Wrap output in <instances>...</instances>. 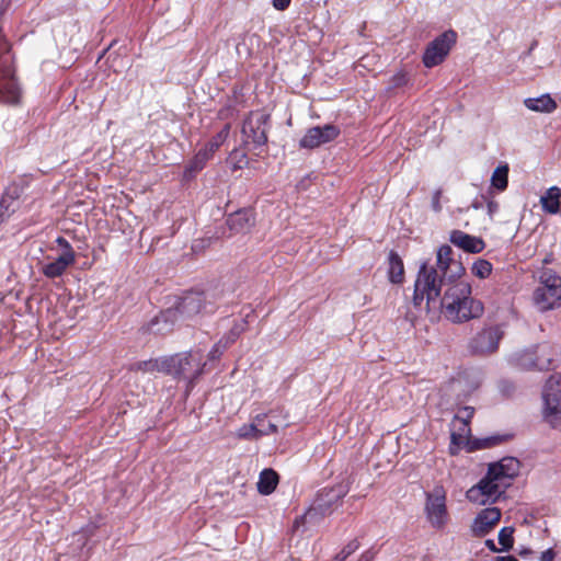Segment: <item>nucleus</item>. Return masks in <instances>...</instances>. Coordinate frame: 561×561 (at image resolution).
<instances>
[{
	"instance_id": "nucleus-1",
	"label": "nucleus",
	"mask_w": 561,
	"mask_h": 561,
	"mask_svg": "<svg viewBox=\"0 0 561 561\" xmlns=\"http://www.w3.org/2000/svg\"><path fill=\"white\" fill-rule=\"evenodd\" d=\"M453 249L444 244L438 248L436 266L423 262L419 268L414 283L413 305L421 307L424 299L425 309L431 310L432 302H439L444 282L451 284L465 274L461 262L451 257Z\"/></svg>"
},
{
	"instance_id": "nucleus-2",
	"label": "nucleus",
	"mask_w": 561,
	"mask_h": 561,
	"mask_svg": "<svg viewBox=\"0 0 561 561\" xmlns=\"http://www.w3.org/2000/svg\"><path fill=\"white\" fill-rule=\"evenodd\" d=\"M518 471L519 461L516 458H503L489 466L486 474L467 491L466 497L478 505L494 502L511 484V480L517 476Z\"/></svg>"
},
{
	"instance_id": "nucleus-3",
	"label": "nucleus",
	"mask_w": 561,
	"mask_h": 561,
	"mask_svg": "<svg viewBox=\"0 0 561 561\" xmlns=\"http://www.w3.org/2000/svg\"><path fill=\"white\" fill-rule=\"evenodd\" d=\"M471 294V285L467 282L457 279L448 284L439 299V306L445 318L453 323H465L481 318L484 306Z\"/></svg>"
},
{
	"instance_id": "nucleus-4",
	"label": "nucleus",
	"mask_w": 561,
	"mask_h": 561,
	"mask_svg": "<svg viewBox=\"0 0 561 561\" xmlns=\"http://www.w3.org/2000/svg\"><path fill=\"white\" fill-rule=\"evenodd\" d=\"M553 261V255L548 253L541 260V266L534 272L538 285L533 294L534 306L540 312L556 310L561 307V276L552 268L546 267Z\"/></svg>"
},
{
	"instance_id": "nucleus-5",
	"label": "nucleus",
	"mask_w": 561,
	"mask_h": 561,
	"mask_svg": "<svg viewBox=\"0 0 561 561\" xmlns=\"http://www.w3.org/2000/svg\"><path fill=\"white\" fill-rule=\"evenodd\" d=\"M541 417L552 430L561 432V374H551L541 387Z\"/></svg>"
},
{
	"instance_id": "nucleus-6",
	"label": "nucleus",
	"mask_w": 561,
	"mask_h": 561,
	"mask_svg": "<svg viewBox=\"0 0 561 561\" xmlns=\"http://www.w3.org/2000/svg\"><path fill=\"white\" fill-rule=\"evenodd\" d=\"M201 352H188L167 357V374L178 379L187 380V389L194 387V381L203 374L205 363Z\"/></svg>"
},
{
	"instance_id": "nucleus-7",
	"label": "nucleus",
	"mask_w": 561,
	"mask_h": 561,
	"mask_svg": "<svg viewBox=\"0 0 561 561\" xmlns=\"http://www.w3.org/2000/svg\"><path fill=\"white\" fill-rule=\"evenodd\" d=\"M271 116L262 111L250 112L243 121L241 134L245 145L252 144L254 148L267 142V131Z\"/></svg>"
},
{
	"instance_id": "nucleus-8",
	"label": "nucleus",
	"mask_w": 561,
	"mask_h": 561,
	"mask_svg": "<svg viewBox=\"0 0 561 561\" xmlns=\"http://www.w3.org/2000/svg\"><path fill=\"white\" fill-rule=\"evenodd\" d=\"M504 336L501 325H488L479 331L468 343V350L473 355L488 356L499 350L500 341Z\"/></svg>"
},
{
	"instance_id": "nucleus-9",
	"label": "nucleus",
	"mask_w": 561,
	"mask_h": 561,
	"mask_svg": "<svg viewBox=\"0 0 561 561\" xmlns=\"http://www.w3.org/2000/svg\"><path fill=\"white\" fill-rule=\"evenodd\" d=\"M457 34L453 30H448L432 41L423 55V64L427 68L435 67L444 61L455 45Z\"/></svg>"
},
{
	"instance_id": "nucleus-10",
	"label": "nucleus",
	"mask_w": 561,
	"mask_h": 561,
	"mask_svg": "<svg viewBox=\"0 0 561 561\" xmlns=\"http://www.w3.org/2000/svg\"><path fill=\"white\" fill-rule=\"evenodd\" d=\"M230 133V124H226L205 146L201 149L185 168V176H193L204 169L206 162L213 157L214 152L226 141Z\"/></svg>"
},
{
	"instance_id": "nucleus-11",
	"label": "nucleus",
	"mask_w": 561,
	"mask_h": 561,
	"mask_svg": "<svg viewBox=\"0 0 561 561\" xmlns=\"http://www.w3.org/2000/svg\"><path fill=\"white\" fill-rule=\"evenodd\" d=\"M425 512L434 528L440 529L447 524L446 493L443 486H436L426 494Z\"/></svg>"
},
{
	"instance_id": "nucleus-12",
	"label": "nucleus",
	"mask_w": 561,
	"mask_h": 561,
	"mask_svg": "<svg viewBox=\"0 0 561 561\" xmlns=\"http://www.w3.org/2000/svg\"><path fill=\"white\" fill-rule=\"evenodd\" d=\"M340 135V129L333 124L309 128L299 140L300 148L314 149L321 145L333 141Z\"/></svg>"
},
{
	"instance_id": "nucleus-13",
	"label": "nucleus",
	"mask_w": 561,
	"mask_h": 561,
	"mask_svg": "<svg viewBox=\"0 0 561 561\" xmlns=\"http://www.w3.org/2000/svg\"><path fill=\"white\" fill-rule=\"evenodd\" d=\"M557 366V352L554 347L543 342L537 344L528 352V369H537L540 371L552 369Z\"/></svg>"
},
{
	"instance_id": "nucleus-14",
	"label": "nucleus",
	"mask_w": 561,
	"mask_h": 561,
	"mask_svg": "<svg viewBox=\"0 0 561 561\" xmlns=\"http://www.w3.org/2000/svg\"><path fill=\"white\" fill-rule=\"evenodd\" d=\"M501 510L497 507H486L481 510L470 526L472 536L482 538L490 534L501 520Z\"/></svg>"
},
{
	"instance_id": "nucleus-15",
	"label": "nucleus",
	"mask_w": 561,
	"mask_h": 561,
	"mask_svg": "<svg viewBox=\"0 0 561 561\" xmlns=\"http://www.w3.org/2000/svg\"><path fill=\"white\" fill-rule=\"evenodd\" d=\"M206 294L203 291L186 293L178 302L175 309L176 318L190 319L206 310Z\"/></svg>"
},
{
	"instance_id": "nucleus-16",
	"label": "nucleus",
	"mask_w": 561,
	"mask_h": 561,
	"mask_svg": "<svg viewBox=\"0 0 561 561\" xmlns=\"http://www.w3.org/2000/svg\"><path fill=\"white\" fill-rule=\"evenodd\" d=\"M265 414L256 415L252 423L243 424L237 431V436L241 439L256 440L262 436L277 433V425L272 422L267 423V427H263Z\"/></svg>"
},
{
	"instance_id": "nucleus-17",
	"label": "nucleus",
	"mask_w": 561,
	"mask_h": 561,
	"mask_svg": "<svg viewBox=\"0 0 561 561\" xmlns=\"http://www.w3.org/2000/svg\"><path fill=\"white\" fill-rule=\"evenodd\" d=\"M449 241L468 253H480L485 247L481 238L470 236L461 230H453Z\"/></svg>"
},
{
	"instance_id": "nucleus-18",
	"label": "nucleus",
	"mask_w": 561,
	"mask_h": 561,
	"mask_svg": "<svg viewBox=\"0 0 561 561\" xmlns=\"http://www.w3.org/2000/svg\"><path fill=\"white\" fill-rule=\"evenodd\" d=\"M176 312L169 308L156 316L146 327V331L151 334H167L172 331L176 320Z\"/></svg>"
},
{
	"instance_id": "nucleus-19",
	"label": "nucleus",
	"mask_w": 561,
	"mask_h": 561,
	"mask_svg": "<svg viewBox=\"0 0 561 561\" xmlns=\"http://www.w3.org/2000/svg\"><path fill=\"white\" fill-rule=\"evenodd\" d=\"M254 222L255 218L251 209L238 210L227 218L229 229L237 233L249 231Z\"/></svg>"
},
{
	"instance_id": "nucleus-20",
	"label": "nucleus",
	"mask_w": 561,
	"mask_h": 561,
	"mask_svg": "<svg viewBox=\"0 0 561 561\" xmlns=\"http://www.w3.org/2000/svg\"><path fill=\"white\" fill-rule=\"evenodd\" d=\"M76 262V254L61 253L54 262L45 264L42 273L48 278L60 277Z\"/></svg>"
},
{
	"instance_id": "nucleus-21",
	"label": "nucleus",
	"mask_w": 561,
	"mask_h": 561,
	"mask_svg": "<svg viewBox=\"0 0 561 561\" xmlns=\"http://www.w3.org/2000/svg\"><path fill=\"white\" fill-rule=\"evenodd\" d=\"M345 494V492L341 490H334L331 489L329 491L323 490L318 494L317 500L314 501L312 507L307 512V516H311L313 512L320 511L322 514H324L331 506L333 501H337L340 497H342Z\"/></svg>"
},
{
	"instance_id": "nucleus-22",
	"label": "nucleus",
	"mask_w": 561,
	"mask_h": 561,
	"mask_svg": "<svg viewBox=\"0 0 561 561\" xmlns=\"http://www.w3.org/2000/svg\"><path fill=\"white\" fill-rule=\"evenodd\" d=\"M561 190L558 186H551L540 197V204L543 211L556 215L560 211Z\"/></svg>"
},
{
	"instance_id": "nucleus-23",
	"label": "nucleus",
	"mask_w": 561,
	"mask_h": 561,
	"mask_svg": "<svg viewBox=\"0 0 561 561\" xmlns=\"http://www.w3.org/2000/svg\"><path fill=\"white\" fill-rule=\"evenodd\" d=\"M443 391L448 397L447 401L453 400V403L456 404L463 402L468 397V393L463 392V380L460 378L448 381Z\"/></svg>"
},
{
	"instance_id": "nucleus-24",
	"label": "nucleus",
	"mask_w": 561,
	"mask_h": 561,
	"mask_svg": "<svg viewBox=\"0 0 561 561\" xmlns=\"http://www.w3.org/2000/svg\"><path fill=\"white\" fill-rule=\"evenodd\" d=\"M277 483L278 474L273 469H264L260 473L257 491L261 494L268 495L276 489Z\"/></svg>"
},
{
	"instance_id": "nucleus-25",
	"label": "nucleus",
	"mask_w": 561,
	"mask_h": 561,
	"mask_svg": "<svg viewBox=\"0 0 561 561\" xmlns=\"http://www.w3.org/2000/svg\"><path fill=\"white\" fill-rule=\"evenodd\" d=\"M389 279L393 284H400L404 276V266L401 257L394 251L389 253Z\"/></svg>"
},
{
	"instance_id": "nucleus-26",
	"label": "nucleus",
	"mask_w": 561,
	"mask_h": 561,
	"mask_svg": "<svg viewBox=\"0 0 561 561\" xmlns=\"http://www.w3.org/2000/svg\"><path fill=\"white\" fill-rule=\"evenodd\" d=\"M556 108L557 103L550 94H542L538 98H528V110L540 113H551Z\"/></svg>"
},
{
	"instance_id": "nucleus-27",
	"label": "nucleus",
	"mask_w": 561,
	"mask_h": 561,
	"mask_svg": "<svg viewBox=\"0 0 561 561\" xmlns=\"http://www.w3.org/2000/svg\"><path fill=\"white\" fill-rule=\"evenodd\" d=\"M167 357L157 358V359H148V360H141L131 365V370H141L145 373H153V371H161L167 374Z\"/></svg>"
},
{
	"instance_id": "nucleus-28",
	"label": "nucleus",
	"mask_w": 561,
	"mask_h": 561,
	"mask_svg": "<svg viewBox=\"0 0 561 561\" xmlns=\"http://www.w3.org/2000/svg\"><path fill=\"white\" fill-rule=\"evenodd\" d=\"M507 179L508 167L500 165L493 171L491 176V185L499 191H504L507 187Z\"/></svg>"
},
{
	"instance_id": "nucleus-29",
	"label": "nucleus",
	"mask_w": 561,
	"mask_h": 561,
	"mask_svg": "<svg viewBox=\"0 0 561 561\" xmlns=\"http://www.w3.org/2000/svg\"><path fill=\"white\" fill-rule=\"evenodd\" d=\"M510 437V435H492L479 438L474 442V447L478 449L491 448L506 442Z\"/></svg>"
},
{
	"instance_id": "nucleus-30",
	"label": "nucleus",
	"mask_w": 561,
	"mask_h": 561,
	"mask_svg": "<svg viewBox=\"0 0 561 561\" xmlns=\"http://www.w3.org/2000/svg\"><path fill=\"white\" fill-rule=\"evenodd\" d=\"M470 433V426L468 423H457V426L451 430L450 438L451 443L455 445H460L465 442L467 436Z\"/></svg>"
},
{
	"instance_id": "nucleus-31",
	"label": "nucleus",
	"mask_w": 561,
	"mask_h": 561,
	"mask_svg": "<svg viewBox=\"0 0 561 561\" xmlns=\"http://www.w3.org/2000/svg\"><path fill=\"white\" fill-rule=\"evenodd\" d=\"M245 320H242L241 322L236 323L230 331L219 341H224V344L226 347H229L232 345L238 337L241 335V333L245 330Z\"/></svg>"
},
{
	"instance_id": "nucleus-32",
	"label": "nucleus",
	"mask_w": 561,
	"mask_h": 561,
	"mask_svg": "<svg viewBox=\"0 0 561 561\" xmlns=\"http://www.w3.org/2000/svg\"><path fill=\"white\" fill-rule=\"evenodd\" d=\"M472 274L481 279L486 278L492 272V264L483 259L477 260L471 267Z\"/></svg>"
},
{
	"instance_id": "nucleus-33",
	"label": "nucleus",
	"mask_w": 561,
	"mask_h": 561,
	"mask_svg": "<svg viewBox=\"0 0 561 561\" xmlns=\"http://www.w3.org/2000/svg\"><path fill=\"white\" fill-rule=\"evenodd\" d=\"M513 534H514L513 527H503L499 531V543L502 546L501 550L508 551L510 549H512L513 543H514Z\"/></svg>"
},
{
	"instance_id": "nucleus-34",
	"label": "nucleus",
	"mask_w": 561,
	"mask_h": 561,
	"mask_svg": "<svg viewBox=\"0 0 561 561\" xmlns=\"http://www.w3.org/2000/svg\"><path fill=\"white\" fill-rule=\"evenodd\" d=\"M474 409L472 407H462L459 409L458 413L454 416L451 421V426L455 428L457 423H470V420L473 417Z\"/></svg>"
},
{
	"instance_id": "nucleus-35",
	"label": "nucleus",
	"mask_w": 561,
	"mask_h": 561,
	"mask_svg": "<svg viewBox=\"0 0 561 561\" xmlns=\"http://www.w3.org/2000/svg\"><path fill=\"white\" fill-rule=\"evenodd\" d=\"M359 548L357 539L351 540L334 558L335 561H345L348 556L354 553Z\"/></svg>"
},
{
	"instance_id": "nucleus-36",
	"label": "nucleus",
	"mask_w": 561,
	"mask_h": 561,
	"mask_svg": "<svg viewBox=\"0 0 561 561\" xmlns=\"http://www.w3.org/2000/svg\"><path fill=\"white\" fill-rule=\"evenodd\" d=\"M22 187L13 183L7 187L1 198L9 199L10 203L14 205L20 195L22 194Z\"/></svg>"
},
{
	"instance_id": "nucleus-37",
	"label": "nucleus",
	"mask_w": 561,
	"mask_h": 561,
	"mask_svg": "<svg viewBox=\"0 0 561 561\" xmlns=\"http://www.w3.org/2000/svg\"><path fill=\"white\" fill-rule=\"evenodd\" d=\"M15 211V205L9 199H0V225L4 222Z\"/></svg>"
},
{
	"instance_id": "nucleus-38",
	"label": "nucleus",
	"mask_w": 561,
	"mask_h": 561,
	"mask_svg": "<svg viewBox=\"0 0 561 561\" xmlns=\"http://www.w3.org/2000/svg\"><path fill=\"white\" fill-rule=\"evenodd\" d=\"M533 554L534 552L528 549V558L531 557V561H553L556 558V552L552 548L546 549L537 557H533Z\"/></svg>"
},
{
	"instance_id": "nucleus-39",
	"label": "nucleus",
	"mask_w": 561,
	"mask_h": 561,
	"mask_svg": "<svg viewBox=\"0 0 561 561\" xmlns=\"http://www.w3.org/2000/svg\"><path fill=\"white\" fill-rule=\"evenodd\" d=\"M227 348H228V347H226V345L224 344V341H218V342L213 346V348L209 351V353H208V359H209V360L218 359V358L224 354V352H225Z\"/></svg>"
},
{
	"instance_id": "nucleus-40",
	"label": "nucleus",
	"mask_w": 561,
	"mask_h": 561,
	"mask_svg": "<svg viewBox=\"0 0 561 561\" xmlns=\"http://www.w3.org/2000/svg\"><path fill=\"white\" fill-rule=\"evenodd\" d=\"M56 243L62 249V253L76 254L70 243L64 237H58Z\"/></svg>"
},
{
	"instance_id": "nucleus-41",
	"label": "nucleus",
	"mask_w": 561,
	"mask_h": 561,
	"mask_svg": "<svg viewBox=\"0 0 561 561\" xmlns=\"http://www.w3.org/2000/svg\"><path fill=\"white\" fill-rule=\"evenodd\" d=\"M440 197H442V190H436L432 197V208L436 213L440 211V209H442Z\"/></svg>"
},
{
	"instance_id": "nucleus-42",
	"label": "nucleus",
	"mask_w": 561,
	"mask_h": 561,
	"mask_svg": "<svg viewBox=\"0 0 561 561\" xmlns=\"http://www.w3.org/2000/svg\"><path fill=\"white\" fill-rule=\"evenodd\" d=\"M290 1L291 0H272V3L276 10L283 11L289 7Z\"/></svg>"
},
{
	"instance_id": "nucleus-43",
	"label": "nucleus",
	"mask_w": 561,
	"mask_h": 561,
	"mask_svg": "<svg viewBox=\"0 0 561 561\" xmlns=\"http://www.w3.org/2000/svg\"><path fill=\"white\" fill-rule=\"evenodd\" d=\"M488 214L492 217L499 210V204L493 201L488 202Z\"/></svg>"
},
{
	"instance_id": "nucleus-44",
	"label": "nucleus",
	"mask_w": 561,
	"mask_h": 561,
	"mask_svg": "<svg viewBox=\"0 0 561 561\" xmlns=\"http://www.w3.org/2000/svg\"><path fill=\"white\" fill-rule=\"evenodd\" d=\"M405 82H407V78H405V75H403V73H399V75L393 77V84L396 87L402 85Z\"/></svg>"
},
{
	"instance_id": "nucleus-45",
	"label": "nucleus",
	"mask_w": 561,
	"mask_h": 561,
	"mask_svg": "<svg viewBox=\"0 0 561 561\" xmlns=\"http://www.w3.org/2000/svg\"><path fill=\"white\" fill-rule=\"evenodd\" d=\"M485 547L492 551V552H500L502 551L501 549H499L494 542L493 539H486L485 542H484Z\"/></svg>"
},
{
	"instance_id": "nucleus-46",
	"label": "nucleus",
	"mask_w": 561,
	"mask_h": 561,
	"mask_svg": "<svg viewBox=\"0 0 561 561\" xmlns=\"http://www.w3.org/2000/svg\"><path fill=\"white\" fill-rule=\"evenodd\" d=\"M374 557L375 554L368 550L362 553L357 561H373Z\"/></svg>"
},
{
	"instance_id": "nucleus-47",
	"label": "nucleus",
	"mask_w": 561,
	"mask_h": 561,
	"mask_svg": "<svg viewBox=\"0 0 561 561\" xmlns=\"http://www.w3.org/2000/svg\"><path fill=\"white\" fill-rule=\"evenodd\" d=\"M495 561H518V560L513 556H505V557H497L495 559Z\"/></svg>"
},
{
	"instance_id": "nucleus-48",
	"label": "nucleus",
	"mask_w": 561,
	"mask_h": 561,
	"mask_svg": "<svg viewBox=\"0 0 561 561\" xmlns=\"http://www.w3.org/2000/svg\"><path fill=\"white\" fill-rule=\"evenodd\" d=\"M519 556H520V557L526 556V550H520V551H519Z\"/></svg>"
},
{
	"instance_id": "nucleus-49",
	"label": "nucleus",
	"mask_w": 561,
	"mask_h": 561,
	"mask_svg": "<svg viewBox=\"0 0 561 561\" xmlns=\"http://www.w3.org/2000/svg\"><path fill=\"white\" fill-rule=\"evenodd\" d=\"M267 421L265 420L264 423H263V427H267Z\"/></svg>"
}]
</instances>
